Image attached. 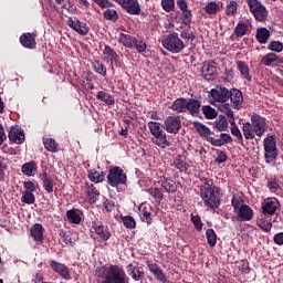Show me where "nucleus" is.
Wrapping results in <instances>:
<instances>
[{
    "label": "nucleus",
    "instance_id": "obj_48",
    "mask_svg": "<svg viewBox=\"0 0 283 283\" xmlns=\"http://www.w3.org/2000/svg\"><path fill=\"white\" fill-rule=\"evenodd\" d=\"M247 32H249V27L247 24H244V22H239L237 24V27L234 28V34L238 38L244 36V34H247Z\"/></svg>",
    "mask_w": 283,
    "mask_h": 283
},
{
    "label": "nucleus",
    "instance_id": "obj_32",
    "mask_svg": "<svg viewBox=\"0 0 283 283\" xmlns=\"http://www.w3.org/2000/svg\"><path fill=\"white\" fill-rule=\"evenodd\" d=\"M147 193H149V196H151V198H154L155 202H157V205H160V202H163V198H165V195L163 192V188H149L147 190Z\"/></svg>",
    "mask_w": 283,
    "mask_h": 283
},
{
    "label": "nucleus",
    "instance_id": "obj_36",
    "mask_svg": "<svg viewBox=\"0 0 283 283\" xmlns=\"http://www.w3.org/2000/svg\"><path fill=\"white\" fill-rule=\"evenodd\" d=\"M96 98L98 101H102V103H105V105H114L116 103V101L114 99V96L103 91L97 92Z\"/></svg>",
    "mask_w": 283,
    "mask_h": 283
},
{
    "label": "nucleus",
    "instance_id": "obj_16",
    "mask_svg": "<svg viewBox=\"0 0 283 283\" xmlns=\"http://www.w3.org/2000/svg\"><path fill=\"white\" fill-rule=\"evenodd\" d=\"M30 233L34 242L41 243L45 238V228L41 223H35L31 227Z\"/></svg>",
    "mask_w": 283,
    "mask_h": 283
},
{
    "label": "nucleus",
    "instance_id": "obj_13",
    "mask_svg": "<svg viewBox=\"0 0 283 283\" xmlns=\"http://www.w3.org/2000/svg\"><path fill=\"white\" fill-rule=\"evenodd\" d=\"M280 207V202L275 198L266 199L262 202V211L264 216H273L277 208Z\"/></svg>",
    "mask_w": 283,
    "mask_h": 283
},
{
    "label": "nucleus",
    "instance_id": "obj_15",
    "mask_svg": "<svg viewBox=\"0 0 283 283\" xmlns=\"http://www.w3.org/2000/svg\"><path fill=\"white\" fill-rule=\"evenodd\" d=\"M174 167L182 174L191 167V160L187 159L185 155H178L174 158Z\"/></svg>",
    "mask_w": 283,
    "mask_h": 283
},
{
    "label": "nucleus",
    "instance_id": "obj_27",
    "mask_svg": "<svg viewBox=\"0 0 283 283\" xmlns=\"http://www.w3.org/2000/svg\"><path fill=\"white\" fill-rule=\"evenodd\" d=\"M147 266L150 273H153L156 280H158V282H165V280H167V276L165 275V273H163V269H160L158 264L148 262Z\"/></svg>",
    "mask_w": 283,
    "mask_h": 283
},
{
    "label": "nucleus",
    "instance_id": "obj_19",
    "mask_svg": "<svg viewBox=\"0 0 283 283\" xmlns=\"http://www.w3.org/2000/svg\"><path fill=\"white\" fill-rule=\"evenodd\" d=\"M126 273L132 276L134 282H140V280L145 277V272L140 271V268L134 265L133 263H129L126 266Z\"/></svg>",
    "mask_w": 283,
    "mask_h": 283
},
{
    "label": "nucleus",
    "instance_id": "obj_37",
    "mask_svg": "<svg viewBox=\"0 0 283 283\" xmlns=\"http://www.w3.org/2000/svg\"><path fill=\"white\" fill-rule=\"evenodd\" d=\"M237 69L239 70V72L243 76V78H245L247 81H251L252 76L249 71V65H247V63L239 61L237 63Z\"/></svg>",
    "mask_w": 283,
    "mask_h": 283
},
{
    "label": "nucleus",
    "instance_id": "obj_45",
    "mask_svg": "<svg viewBox=\"0 0 283 283\" xmlns=\"http://www.w3.org/2000/svg\"><path fill=\"white\" fill-rule=\"evenodd\" d=\"M206 238L209 247H216L218 243V234H216V231L213 229H208L206 231Z\"/></svg>",
    "mask_w": 283,
    "mask_h": 283
},
{
    "label": "nucleus",
    "instance_id": "obj_63",
    "mask_svg": "<svg viewBox=\"0 0 283 283\" xmlns=\"http://www.w3.org/2000/svg\"><path fill=\"white\" fill-rule=\"evenodd\" d=\"M268 187H269L270 191L275 193L277 191V189H280V184H277L276 180H269L268 181Z\"/></svg>",
    "mask_w": 283,
    "mask_h": 283
},
{
    "label": "nucleus",
    "instance_id": "obj_47",
    "mask_svg": "<svg viewBox=\"0 0 283 283\" xmlns=\"http://www.w3.org/2000/svg\"><path fill=\"white\" fill-rule=\"evenodd\" d=\"M86 196H87L88 202L94 205V202H96V198H98V190H96V188L93 185H91L87 188Z\"/></svg>",
    "mask_w": 283,
    "mask_h": 283
},
{
    "label": "nucleus",
    "instance_id": "obj_46",
    "mask_svg": "<svg viewBox=\"0 0 283 283\" xmlns=\"http://www.w3.org/2000/svg\"><path fill=\"white\" fill-rule=\"evenodd\" d=\"M205 12L207 14H217L220 12V3L211 1L205 6Z\"/></svg>",
    "mask_w": 283,
    "mask_h": 283
},
{
    "label": "nucleus",
    "instance_id": "obj_11",
    "mask_svg": "<svg viewBox=\"0 0 283 283\" xmlns=\"http://www.w3.org/2000/svg\"><path fill=\"white\" fill-rule=\"evenodd\" d=\"M116 3L122 6L128 14H140V3L138 0H115Z\"/></svg>",
    "mask_w": 283,
    "mask_h": 283
},
{
    "label": "nucleus",
    "instance_id": "obj_8",
    "mask_svg": "<svg viewBox=\"0 0 283 283\" xmlns=\"http://www.w3.org/2000/svg\"><path fill=\"white\" fill-rule=\"evenodd\" d=\"M264 158L265 163H273L277 158V145L275 144V136H268L264 139Z\"/></svg>",
    "mask_w": 283,
    "mask_h": 283
},
{
    "label": "nucleus",
    "instance_id": "obj_38",
    "mask_svg": "<svg viewBox=\"0 0 283 283\" xmlns=\"http://www.w3.org/2000/svg\"><path fill=\"white\" fill-rule=\"evenodd\" d=\"M269 36H271V32L266 28H260L256 30V40L264 44L269 41Z\"/></svg>",
    "mask_w": 283,
    "mask_h": 283
},
{
    "label": "nucleus",
    "instance_id": "obj_51",
    "mask_svg": "<svg viewBox=\"0 0 283 283\" xmlns=\"http://www.w3.org/2000/svg\"><path fill=\"white\" fill-rule=\"evenodd\" d=\"M104 18L107 21H118V11L115 9H107L104 11Z\"/></svg>",
    "mask_w": 283,
    "mask_h": 283
},
{
    "label": "nucleus",
    "instance_id": "obj_56",
    "mask_svg": "<svg viewBox=\"0 0 283 283\" xmlns=\"http://www.w3.org/2000/svg\"><path fill=\"white\" fill-rule=\"evenodd\" d=\"M161 7L165 10V12H174V8H176V1L161 0Z\"/></svg>",
    "mask_w": 283,
    "mask_h": 283
},
{
    "label": "nucleus",
    "instance_id": "obj_17",
    "mask_svg": "<svg viewBox=\"0 0 283 283\" xmlns=\"http://www.w3.org/2000/svg\"><path fill=\"white\" fill-rule=\"evenodd\" d=\"M103 54L105 59L111 61V65H116V67L120 66V56H118V54L114 52L112 46L105 45L103 50Z\"/></svg>",
    "mask_w": 283,
    "mask_h": 283
},
{
    "label": "nucleus",
    "instance_id": "obj_54",
    "mask_svg": "<svg viewBox=\"0 0 283 283\" xmlns=\"http://www.w3.org/2000/svg\"><path fill=\"white\" fill-rule=\"evenodd\" d=\"M93 69L97 74H101L102 76L107 75V69L105 65H103V63H101V61L93 62Z\"/></svg>",
    "mask_w": 283,
    "mask_h": 283
},
{
    "label": "nucleus",
    "instance_id": "obj_59",
    "mask_svg": "<svg viewBox=\"0 0 283 283\" xmlns=\"http://www.w3.org/2000/svg\"><path fill=\"white\" fill-rule=\"evenodd\" d=\"M269 50H271L272 52H282L283 44L280 41H272L269 44Z\"/></svg>",
    "mask_w": 283,
    "mask_h": 283
},
{
    "label": "nucleus",
    "instance_id": "obj_52",
    "mask_svg": "<svg viewBox=\"0 0 283 283\" xmlns=\"http://www.w3.org/2000/svg\"><path fill=\"white\" fill-rule=\"evenodd\" d=\"M148 129L151 136L159 134V132H163L161 124L158 122H148Z\"/></svg>",
    "mask_w": 283,
    "mask_h": 283
},
{
    "label": "nucleus",
    "instance_id": "obj_53",
    "mask_svg": "<svg viewBox=\"0 0 283 283\" xmlns=\"http://www.w3.org/2000/svg\"><path fill=\"white\" fill-rule=\"evenodd\" d=\"M238 12V2L235 1H230L227 7H226V14L228 17H233Z\"/></svg>",
    "mask_w": 283,
    "mask_h": 283
},
{
    "label": "nucleus",
    "instance_id": "obj_43",
    "mask_svg": "<svg viewBox=\"0 0 283 283\" xmlns=\"http://www.w3.org/2000/svg\"><path fill=\"white\" fill-rule=\"evenodd\" d=\"M142 221L151 224V206H144L140 214Z\"/></svg>",
    "mask_w": 283,
    "mask_h": 283
},
{
    "label": "nucleus",
    "instance_id": "obj_34",
    "mask_svg": "<svg viewBox=\"0 0 283 283\" xmlns=\"http://www.w3.org/2000/svg\"><path fill=\"white\" fill-rule=\"evenodd\" d=\"M21 171L24 176H28L29 178L31 176H34V171H36V163L34 161H29L22 165Z\"/></svg>",
    "mask_w": 283,
    "mask_h": 283
},
{
    "label": "nucleus",
    "instance_id": "obj_29",
    "mask_svg": "<svg viewBox=\"0 0 283 283\" xmlns=\"http://www.w3.org/2000/svg\"><path fill=\"white\" fill-rule=\"evenodd\" d=\"M229 94L231 103L234 105L237 109H240L242 107V101H244V97H242V92L238 90H232L231 92H229Z\"/></svg>",
    "mask_w": 283,
    "mask_h": 283
},
{
    "label": "nucleus",
    "instance_id": "obj_33",
    "mask_svg": "<svg viewBox=\"0 0 283 283\" xmlns=\"http://www.w3.org/2000/svg\"><path fill=\"white\" fill-rule=\"evenodd\" d=\"M88 179L95 184L103 182L105 180V174L96 169H91L88 170Z\"/></svg>",
    "mask_w": 283,
    "mask_h": 283
},
{
    "label": "nucleus",
    "instance_id": "obj_35",
    "mask_svg": "<svg viewBox=\"0 0 283 283\" xmlns=\"http://www.w3.org/2000/svg\"><path fill=\"white\" fill-rule=\"evenodd\" d=\"M42 182L48 193H52V191H54V179H52V177H50L46 172H44L42 176Z\"/></svg>",
    "mask_w": 283,
    "mask_h": 283
},
{
    "label": "nucleus",
    "instance_id": "obj_5",
    "mask_svg": "<svg viewBox=\"0 0 283 283\" xmlns=\"http://www.w3.org/2000/svg\"><path fill=\"white\" fill-rule=\"evenodd\" d=\"M161 43L165 50H168L172 54H180L185 50V42L178 36V33L168 34Z\"/></svg>",
    "mask_w": 283,
    "mask_h": 283
},
{
    "label": "nucleus",
    "instance_id": "obj_9",
    "mask_svg": "<svg viewBox=\"0 0 283 283\" xmlns=\"http://www.w3.org/2000/svg\"><path fill=\"white\" fill-rule=\"evenodd\" d=\"M180 127H182V120L178 116H168L164 120V129L168 134H178Z\"/></svg>",
    "mask_w": 283,
    "mask_h": 283
},
{
    "label": "nucleus",
    "instance_id": "obj_55",
    "mask_svg": "<svg viewBox=\"0 0 283 283\" xmlns=\"http://www.w3.org/2000/svg\"><path fill=\"white\" fill-rule=\"evenodd\" d=\"M133 48H135L137 52H145V50H147V44L145 41L134 38Z\"/></svg>",
    "mask_w": 283,
    "mask_h": 283
},
{
    "label": "nucleus",
    "instance_id": "obj_4",
    "mask_svg": "<svg viewBox=\"0 0 283 283\" xmlns=\"http://www.w3.org/2000/svg\"><path fill=\"white\" fill-rule=\"evenodd\" d=\"M102 283H129V277L122 266L111 265L105 270Z\"/></svg>",
    "mask_w": 283,
    "mask_h": 283
},
{
    "label": "nucleus",
    "instance_id": "obj_41",
    "mask_svg": "<svg viewBox=\"0 0 283 283\" xmlns=\"http://www.w3.org/2000/svg\"><path fill=\"white\" fill-rule=\"evenodd\" d=\"M214 127L218 132H227L229 128V122H227V117L219 116V118L214 122Z\"/></svg>",
    "mask_w": 283,
    "mask_h": 283
},
{
    "label": "nucleus",
    "instance_id": "obj_28",
    "mask_svg": "<svg viewBox=\"0 0 283 283\" xmlns=\"http://www.w3.org/2000/svg\"><path fill=\"white\" fill-rule=\"evenodd\" d=\"M256 224L260 227V229H262V231H271L273 228V221L271 220V217L266 214H261L256 221Z\"/></svg>",
    "mask_w": 283,
    "mask_h": 283
},
{
    "label": "nucleus",
    "instance_id": "obj_44",
    "mask_svg": "<svg viewBox=\"0 0 283 283\" xmlns=\"http://www.w3.org/2000/svg\"><path fill=\"white\" fill-rule=\"evenodd\" d=\"M74 32H77L81 36H87L90 34V27L87 23L80 21L78 24L73 29Z\"/></svg>",
    "mask_w": 283,
    "mask_h": 283
},
{
    "label": "nucleus",
    "instance_id": "obj_61",
    "mask_svg": "<svg viewBox=\"0 0 283 283\" xmlns=\"http://www.w3.org/2000/svg\"><path fill=\"white\" fill-rule=\"evenodd\" d=\"M231 205H232L233 209H235V211H238L240 209V207H242V198H240L238 196H233L232 200H231Z\"/></svg>",
    "mask_w": 283,
    "mask_h": 283
},
{
    "label": "nucleus",
    "instance_id": "obj_6",
    "mask_svg": "<svg viewBox=\"0 0 283 283\" xmlns=\"http://www.w3.org/2000/svg\"><path fill=\"white\" fill-rule=\"evenodd\" d=\"M108 185L111 187H118V185H126L127 174L118 166H114L109 169L107 175Z\"/></svg>",
    "mask_w": 283,
    "mask_h": 283
},
{
    "label": "nucleus",
    "instance_id": "obj_7",
    "mask_svg": "<svg viewBox=\"0 0 283 283\" xmlns=\"http://www.w3.org/2000/svg\"><path fill=\"white\" fill-rule=\"evenodd\" d=\"M248 7L250 8V12L253 14L256 21L263 23V21L269 17V12L266 11V7L260 2V0H245Z\"/></svg>",
    "mask_w": 283,
    "mask_h": 283
},
{
    "label": "nucleus",
    "instance_id": "obj_62",
    "mask_svg": "<svg viewBox=\"0 0 283 283\" xmlns=\"http://www.w3.org/2000/svg\"><path fill=\"white\" fill-rule=\"evenodd\" d=\"M99 8H114V3L109 0H93Z\"/></svg>",
    "mask_w": 283,
    "mask_h": 283
},
{
    "label": "nucleus",
    "instance_id": "obj_21",
    "mask_svg": "<svg viewBox=\"0 0 283 283\" xmlns=\"http://www.w3.org/2000/svg\"><path fill=\"white\" fill-rule=\"evenodd\" d=\"M20 43L21 45H23V48H27L28 50H34V48H36V39L32 33H23L20 36Z\"/></svg>",
    "mask_w": 283,
    "mask_h": 283
},
{
    "label": "nucleus",
    "instance_id": "obj_26",
    "mask_svg": "<svg viewBox=\"0 0 283 283\" xmlns=\"http://www.w3.org/2000/svg\"><path fill=\"white\" fill-rule=\"evenodd\" d=\"M83 212L78 209H71L66 211V219L71 224H81Z\"/></svg>",
    "mask_w": 283,
    "mask_h": 283
},
{
    "label": "nucleus",
    "instance_id": "obj_18",
    "mask_svg": "<svg viewBox=\"0 0 283 283\" xmlns=\"http://www.w3.org/2000/svg\"><path fill=\"white\" fill-rule=\"evenodd\" d=\"M50 266L52 271L59 273L61 277H63L64 280H70V269H67L65 264L60 263L57 261H51Z\"/></svg>",
    "mask_w": 283,
    "mask_h": 283
},
{
    "label": "nucleus",
    "instance_id": "obj_57",
    "mask_svg": "<svg viewBox=\"0 0 283 283\" xmlns=\"http://www.w3.org/2000/svg\"><path fill=\"white\" fill-rule=\"evenodd\" d=\"M123 224L126 229H136V220L132 216L124 217Z\"/></svg>",
    "mask_w": 283,
    "mask_h": 283
},
{
    "label": "nucleus",
    "instance_id": "obj_14",
    "mask_svg": "<svg viewBox=\"0 0 283 283\" xmlns=\"http://www.w3.org/2000/svg\"><path fill=\"white\" fill-rule=\"evenodd\" d=\"M151 143L154 145H157L159 149H167V147L171 145L169 143V139H167V133H165V130H161L153 135Z\"/></svg>",
    "mask_w": 283,
    "mask_h": 283
},
{
    "label": "nucleus",
    "instance_id": "obj_64",
    "mask_svg": "<svg viewBox=\"0 0 283 283\" xmlns=\"http://www.w3.org/2000/svg\"><path fill=\"white\" fill-rule=\"evenodd\" d=\"M274 243L282 247V244H283V232L276 233L274 235Z\"/></svg>",
    "mask_w": 283,
    "mask_h": 283
},
{
    "label": "nucleus",
    "instance_id": "obj_40",
    "mask_svg": "<svg viewBox=\"0 0 283 283\" xmlns=\"http://www.w3.org/2000/svg\"><path fill=\"white\" fill-rule=\"evenodd\" d=\"M202 114L208 120H213L218 117V111L210 105L202 106Z\"/></svg>",
    "mask_w": 283,
    "mask_h": 283
},
{
    "label": "nucleus",
    "instance_id": "obj_20",
    "mask_svg": "<svg viewBox=\"0 0 283 283\" xmlns=\"http://www.w3.org/2000/svg\"><path fill=\"white\" fill-rule=\"evenodd\" d=\"M237 216L242 222H249V220H253V209L248 205H242L238 209Z\"/></svg>",
    "mask_w": 283,
    "mask_h": 283
},
{
    "label": "nucleus",
    "instance_id": "obj_3",
    "mask_svg": "<svg viewBox=\"0 0 283 283\" xmlns=\"http://www.w3.org/2000/svg\"><path fill=\"white\" fill-rule=\"evenodd\" d=\"M229 96L230 94L227 88L217 86L210 91L209 101L211 105L218 107L219 112L226 114V116H233L231 105L228 103Z\"/></svg>",
    "mask_w": 283,
    "mask_h": 283
},
{
    "label": "nucleus",
    "instance_id": "obj_24",
    "mask_svg": "<svg viewBox=\"0 0 283 283\" xmlns=\"http://www.w3.org/2000/svg\"><path fill=\"white\" fill-rule=\"evenodd\" d=\"M158 185L167 191V193H176L178 187H176V182L171 179H167V177H160L158 180Z\"/></svg>",
    "mask_w": 283,
    "mask_h": 283
},
{
    "label": "nucleus",
    "instance_id": "obj_10",
    "mask_svg": "<svg viewBox=\"0 0 283 283\" xmlns=\"http://www.w3.org/2000/svg\"><path fill=\"white\" fill-rule=\"evenodd\" d=\"M92 229L94 233L99 238V240H104L105 242L112 238V232H109V228L101 221H93Z\"/></svg>",
    "mask_w": 283,
    "mask_h": 283
},
{
    "label": "nucleus",
    "instance_id": "obj_1",
    "mask_svg": "<svg viewBox=\"0 0 283 283\" xmlns=\"http://www.w3.org/2000/svg\"><path fill=\"white\" fill-rule=\"evenodd\" d=\"M264 132H266V118L253 114L251 116V123H243L242 133L245 140H253L255 136L262 138L264 136Z\"/></svg>",
    "mask_w": 283,
    "mask_h": 283
},
{
    "label": "nucleus",
    "instance_id": "obj_58",
    "mask_svg": "<svg viewBox=\"0 0 283 283\" xmlns=\"http://www.w3.org/2000/svg\"><path fill=\"white\" fill-rule=\"evenodd\" d=\"M24 191H29V193H34L36 189H39V185L33 181H24L23 182Z\"/></svg>",
    "mask_w": 283,
    "mask_h": 283
},
{
    "label": "nucleus",
    "instance_id": "obj_2",
    "mask_svg": "<svg viewBox=\"0 0 283 283\" xmlns=\"http://www.w3.org/2000/svg\"><path fill=\"white\" fill-rule=\"evenodd\" d=\"M200 197L209 209H218L220 207V189L213 185V180L205 179V185L200 189Z\"/></svg>",
    "mask_w": 283,
    "mask_h": 283
},
{
    "label": "nucleus",
    "instance_id": "obj_60",
    "mask_svg": "<svg viewBox=\"0 0 283 283\" xmlns=\"http://www.w3.org/2000/svg\"><path fill=\"white\" fill-rule=\"evenodd\" d=\"M191 222L195 224V229H197V231H202V219H200L199 216L191 214Z\"/></svg>",
    "mask_w": 283,
    "mask_h": 283
},
{
    "label": "nucleus",
    "instance_id": "obj_23",
    "mask_svg": "<svg viewBox=\"0 0 283 283\" xmlns=\"http://www.w3.org/2000/svg\"><path fill=\"white\" fill-rule=\"evenodd\" d=\"M9 139L17 145H21L25 142V134H23V130L12 127L9 132Z\"/></svg>",
    "mask_w": 283,
    "mask_h": 283
},
{
    "label": "nucleus",
    "instance_id": "obj_30",
    "mask_svg": "<svg viewBox=\"0 0 283 283\" xmlns=\"http://www.w3.org/2000/svg\"><path fill=\"white\" fill-rule=\"evenodd\" d=\"M229 118V123L231 125V134L232 136H234L239 143H242L244 140V138L242 137V132L240 130V128H238V125H235V117L233 115L232 112V116H227Z\"/></svg>",
    "mask_w": 283,
    "mask_h": 283
},
{
    "label": "nucleus",
    "instance_id": "obj_12",
    "mask_svg": "<svg viewBox=\"0 0 283 283\" xmlns=\"http://www.w3.org/2000/svg\"><path fill=\"white\" fill-rule=\"evenodd\" d=\"M201 74L206 81H213L218 74L216 62H205L201 67Z\"/></svg>",
    "mask_w": 283,
    "mask_h": 283
},
{
    "label": "nucleus",
    "instance_id": "obj_42",
    "mask_svg": "<svg viewBox=\"0 0 283 283\" xmlns=\"http://www.w3.org/2000/svg\"><path fill=\"white\" fill-rule=\"evenodd\" d=\"M43 145L46 149V151H51V154H56V149L59 147V144H56V140L53 138H45L43 140Z\"/></svg>",
    "mask_w": 283,
    "mask_h": 283
},
{
    "label": "nucleus",
    "instance_id": "obj_49",
    "mask_svg": "<svg viewBox=\"0 0 283 283\" xmlns=\"http://www.w3.org/2000/svg\"><path fill=\"white\" fill-rule=\"evenodd\" d=\"M193 127H195V129H197V132H198V134H200V136L207 137L209 134H211V130L207 126H205L203 124H201L199 122H195Z\"/></svg>",
    "mask_w": 283,
    "mask_h": 283
},
{
    "label": "nucleus",
    "instance_id": "obj_39",
    "mask_svg": "<svg viewBox=\"0 0 283 283\" xmlns=\"http://www.w3.org/2000/svg\"><path fill=\"white\" fill-rule=\"evenodd\" d=\"M118 41L119 43H122V45H124V48H129V49L134 48V38H132L128 34L119 33Z\"/></svg>",
    "mask_w": 283,
    "mask_h": 283
},
{
    "label": "nucleus",
    "instance_id": "obj_22",
    "mask_svg": "<svg viewBox=\"0 0 283 283\" xmlns=\"http://www.w3.org/2000/svg\"><path fill=\"white\" fill-rule=\"evenodd\" d=\"M202 107V102L196 98L187 99V112L190 116H198L200 114V108Z\"/></svg>",
    "mask_w": 283,
    "mask_h": 283
},
{
    "label": "nucleus",
    "instance_id": "obj_25",
    "mask_svg": "<svg viewBox=\"0 0 283 283\" xmlns=\"http://www.w3.org/2000/svg\"><path fill=\"white\" fill-rule=\"evenodd\" d=\"M170 109L177 114H185L187 112V98L180 97L175 99Z\"/></svg>",
    "mask_w": 283,
    "mask_h": 283
},
{
    "label": "nucleus",
    "instance_id": "obj_31",
    "mask_svg": "<svg viewBox=\"0 0 283 283\" xmlns=\"http://www.w3.org/2000/svg\"><path fill=\"white\" fill-rule=\"evenodd\" d=\"M261 63L266 67H271V65L280 63V56L275 53H268L262 57Z\"/></svg>",
    "mask_w": 283,
    "mask_h": 283
},
{
    "label": "nucleus",
    "instance_id": "obj_50",
    "mask_svg": "<svg viewBox=\"0 0 283 283\" xmlns=\"http://www.w3.org/2000/svg\"><path fill=\"white\" fill-rule=\"evenodd\" d=\"M35 200L34 193L30 191H24L22 193L21 202H24V205H34Z\"/></svg>",
    "mask_w": 283,
    "mask_h": 283
}]
</instances>
